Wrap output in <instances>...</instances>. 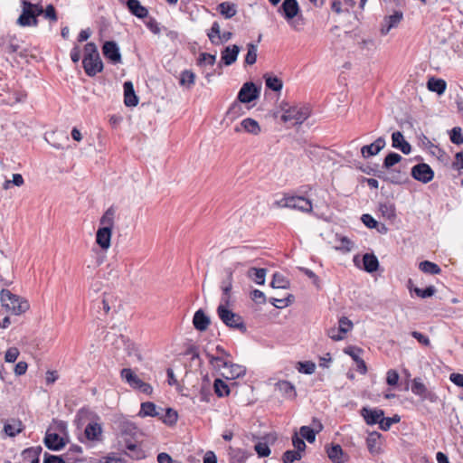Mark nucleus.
I'll return each mask as SVG.
<instances>
[{"instance_id": "obj_1", "label": "nucleus", "mask_w": 463, "mask_h": 463, "mask_svg": "<svg viewBox=\"0 0 463 463\" xmlns=\"http://www.w3.org/2000/svg\"><path fill=\"white\" fill-rule=\"evenodd\" d=\"M281 120L291 122L292 125H301L311 115V109L306 104L289 105L288 102H281Z\"/></svg>"}, {"instance_id": "obj_2", "label": "nucleus", "mask_w": 463, "mask_h": 463, "mask_svg": "<svg viewBox=\"0 0 463 463\" xmlns=\"http://www.w3.org/2000/svg\"><path fill=\"white\" fill-rule=\"evenodd\" d=\"M0 293L3 307L11 314L19 316L29 309L30 304L24 298L14 294L12 291H0Z\"/></svg>"}, {"instance_id": "obj_3", "label": "nucleus", "mask_w": 463, "mask_h": 463, "mask_svg": "<svg viewBox=\"0 0 463 463\" xmlns=\"http://www.w3.org/2000/svg\"><path fill=\"white\" fill-rule=\"evenodd\" d=\"M43 5L30 1H22V13L17 19V24L23 27L37 26L38 16L42 14Z\"/></svg>"}, {"instance_id": "obj_4", "label": "nucleus", "mask_w": 463, "mask_h": 463, "mask_svg": "<svg viewBox=\"0 0 463 463\" xmlns=\"http://www.w3.org/2000/svg\"><path fill=\"white\" fill-rule=\"evenodd\" d=\"M278 12L281 14L294 30L298 31L300 29L301 24L298 21L302 19V15H298L300 8L297 0H284Z\"/></svg>"}, {"instance_id": "obj_5", "label": "nucleus", "mask_w": 463, "mask_h": 463, "mask_svg": "<svg viewBox=\"0 0 463 463\" xmlns=\"http://www.w3.org/2000/svg\"><path fill=\"white\" fill-rule=\"evenodd\" d=\"M217 314L226 326L232 329L239 330L242 334L247 332V326L243 321L242 317L237 313H234L224 305H219L217 307Z\"/></svg>"}, {"instance_id": "obj_6", "label": "nucleus", "mask_w": 463, "mask_h": 463, "mask_svg": "<svg viewBox=\"0 0 463 463\" xmlns=\"http://www.w3.org/2000/svg\"><path fill=\"white\" fill-rule=\"evenodd\" d=\"M120 447L123 449L118 448V463H126V457L133 460H140L146 458V452L137 440L126 439V444L120 445Z\"/></svg>"}, {"instance_id": "obj_7", "label": "nucleus", "mask_w": 463, "mask_h": 463, "mask_svg": "<svg viewBox=\"0 0 463 463\" xmlns=\"http://www.w3.org/2000/svg\"><path fill=\"white\" fill-rule=\"evenodd\" d=\"M273 205L278 208H290L303 213L312 212L311 201L303 196L285 195L280 200L275 201Z\"/></svg>"}, {"instance_id": "obj_8", "label": "nucleus", "mask_w": 463, "mask_h": 463, "mask_svg": "<svg viewBox=\"0 0 463 463\" xmlns=\"http://www.w3.org/2000/svg\"><path fill=\"white\" fill-rule=\"evenodd\" d=\"M239 270L243 273L245 277L257 286H263L266 281L268 269L265 268L246 267L245 265L238 262L235 264L234 271Z\"/></svg>"}, {"instance_id": "obj_9", "label": "nucleus", "mask_w": 463, "mask_h": 463, "mask_svg": "<svg viewBox=\"0 0 463 463\" xmlns=\"http://www.w3.org/2000/svg\"><path fill=\"white\" fill-rule=\"evenodd\" d=\"M118 429L120 432L122 440L118 441V445L126 444V439L137 440L138 428L131 421L127 420L123 417H118Z\"/></svg>"}, {"instance_id": "obj_10", "label": "nucleus", "mask_w": 463, "mask_h": 463, "mask_svg": "<svg viewBox=\"0 0 463 463\" xmlns=\"http://www.w3.org/2000/svg\"><path fill=\"white\" fill-rule=\"evenodd\" d=\"M411 392L421 398L422 401H429L435 403L439 401L438 395L431 390H429L421 382L420 378H414L411 384Z\"/></svg>"}, {"instance_id": "obj_11", "label": "nucleus", "mask_w": 463, "mask_h": 463, "mask_svg": "<svg viewBox=\"0 0 463 463\" xmlns=\"http://www.w3.org/2000/svg\"><path fill=\"white\" fill-rule=\"evenodd\" d=\"M260 96V89L256 87V85L251 82H245L241 88L237 100L241 103H250L255 99H257Z\"/></svg>"}, {"instance_id": "obj_12", "label": "nucleus", "mask_w": 463, "mask_h": 463, "mask_svg": "<svg viewBox=\"0 0 463 463\" xmlns=\"http://www.w3.org/2000/svg\"><path fill=\"white\" fill-rule=\"evenodd\" d=\"M411 176L423 184L430 182L434 177V172L426 163H420L411 168Z\"/></svg>"}, {"instance_id": "obj_13", "label": "nucleus", "mask_w": 463, "mask_h": 463, "mask_svg": "<svg viewBox=\"0 0 463 463\" xmlns=\"http://www.w3.org/2000/svg\"><path fill=\"white\" fill-rule=\"evenodd\" d=\"M119 338L127 356L132 361L140 362L142 360V356L135 342L124 335H120Z\"/></svg>"}, {"instance_id": "obj_14", "label": "nucleus", "mask_w": 463, "mask_h": 463, "mask_svg": "<svg viewBox=\"0 0 463 463\" xmlns=\"http://www.w3.org/2000/svg\"><path fill=\"white\" fill-rule=\"evenodd\" d=\"M360 414L367 425L373 426L375 424L380 425V421L384 415V411L383 410L378 408L372 409L369 407H363L360 410Z\"/></svg>"}, {"instance_id": "obj_15", "label": "nucleus", "mask_w": 463, "mask_h": 463, "mask_svg": "<svg viewBox=\"0 0 463 463\" xmlns=\"http://www.w3.org/2000/svg\"><path fill=\"white\" fill-rule=\"evenodd\" d=\"M402 17L403 14L401 11H395L392 14L385 16L381 25V34L386 35L392 28L397 27Z\"/></svg>"}, {"instance_id": "obj_16", "label": "nucleus", "mask_w": 463, "mask_h": 463, "mask_svg": "<svg viewBox=\"0 0 463 463\" xmlns=\"http://www.w3.org/2000/svg\"><path fill=\"white\" fill-rule=\"evenodd\" d=\"M385 145V138L383 137H379L373 143L362 146V156L364 158H368L370 156H376L384 148Z\"/></svg>"}, {"instance_id": "obj_17", "label": "nucleus", "mask_w": 463, "mask_h": 463, "mask_svg": "<svg viewBox=\"0 0 463 463\" xmlns=\"http://www.w3.org/2000/svg\"><path fill=\"white\" fill-rule=\"evenodd\" d=\"M44 445L51 450L59 451L66 445L63 438L55 432L47 430L44 439Z\"/></svg>"}, {"instance_id": "obj_18", "label": "nucleus", "mask_w": 463, "mask_h": 463, "mask_svg": "<svg viewBox=\"0 0 463 463\" xmlns=\"http://www.w3.org/2000/svg\"><path fill=\"white\" fill-rule=\"evenodd\" d=\"M241 129H243L245 132L254 135V136L259 135L261 131L260 126L258 123V121L251 118H244L241 122L240 126H236L234 128V131L237 133L241 132Z\"/></svg>"}, {"instance_id": "obj_19", "label": "nucleus", "mask_w": 463, "mask_h": 463, "mask_svg": "<svg viewBox=\"0 0 463 463\" xmlns=\"http://www.w3.org/2000/svg\"><path fill=\"white\" fill-rule=\"evenodd\" d=\"M111 230L109 226H101L96 234V242L102 250H108L110 246Z\"/></svg>"}, {"instance_id": "obj_20", "label": "nucleus", "mask_w": 463, "mask_h": 463, "mask_svg": "<svg viewBox=\"0 0 463 463\" xmlns=\"http://www.w3.org/2000/svg\"><path fill=\"white\" fill-rule=\"evenodd\" d=\"M392 146L393 148L401 150L404 155H408L411 151V146L407 142L400 131L392 134Z\"/></svg>"}, {"instance_id": "obj_21", "label": "nucleus", "mask_w": 463, "mask_h": 463, "mask_svg": "<svg viewBox=\"0 0 463 463\" xmlns=\"http://www.w3.org/2000/svg\"><path fill=\"white\" fill-rule=\"evenodd\" d=\"M84 71L88 76H95L98 72L101 71L103 64L100 57L91 58V60H82Z\"/></svg>"}, {"instance_id": "obj_22", "label": "nucleus", "mask_w": 463, "mask_h": 463, "mask_svg": "<svg viewBox=\"0 0 463 463\" xmlns=\"http://www.w3.org/2000/svg\"><path fill=\"white\" fill-rule=\"evenodd\" d=\"M210 317L203 312V309H198L193 317V324L196 330L203 332L210 325Z\"/></svg>"}, {"instance_id": "obj_23", "label": "nucleus", "mask_w": 463, "mask_h": 463, "mask_svg": "<svg viewBox=\"0 0 463 463\" xmlns=\"http://www.w3.org/2000/svg\"><path fill=\"white\" fill-rule=\"evenodd\" d=\"M239 52L240 47L236 44L225 47L222 52V61L226 66L232 65L236 61Z\"/></svg>"}, {"instance_id": "obj_24", "label": "nucleus", "mask_w": 463, "mask_h": 463, "mask_svg": "<svg viewBox=\"0 0 463 463\" xmlns=\"http://www.w3.org/2000/svg\"><path fill=\"white\" fill-rule=\"evenodd\" d=\"M124 103L127 107H135L138 103V97L136 95L133 83L126 81L124 83Z\"/></svg>"}, {"instance_id": "obj_25", "label": "nucleus", "mask_w": 463, "mask_h": 463, "mask_svg": "<svg viewBox=\"0 0 463 463\" xmlns=\"http://www.w3.org/2000/svg\"><path fill=\"white\" fill-rule=\"evenodd\" d=\"M24 426L20 420L11 419L4 425V431L9 437H15L23 431Z\"/></svg>"}, {"instance_id": "obj_26", "label": "nucleus", "mask_w": 463, "mask_h": 463, "mask_svg": "<svg viewBox=\"0 0 463 463\" xmlns=\"http://www.w3.org/2000/svg\"><path fill=\"white\" fill-rule=\"evenodd\" d=\"M326 451L328 458L333 463H344L342 458L344 450L339 444L331 443L329 446L326 447Z\"/></svg>"}, {"instance_id": "obj_27", "label": "nucleus", "mask_w": 463, "mask_h": 463, "mask_svg": "<svg viewBox=\"0 0 463 463\" xmlns=\"http://www.w3.org/2000/svg\"><path fill=\"white\" fill-rule=\"evenodd\" d=\"M159 410L162 411V408H157V406L152 402H145L141 403L140 411L138 412V416L145 417H160Z\"/></svg>"}, {"instance_id": "obj_28", "label": "nucleus", "mask_w": 463, "mask_h": 463, "mask_svg": "<svg viewBox=\"0 0 463 463\" xmlns=\"http://www.w3.org/2000/svg\"><path fill=\"white\" fill-rule=\"evenodd\" d=\"M126 4L129 12L137 18H146L147 16V9L138 0H128Z\"/></svg>"}, {"instance_id": "obj_29", "label": "nucleus", "mask_w": 463, "mask_h": 463, "mask_svg": "<svg viewBox=\"0 0 463 463\" xmlns=\"http://www.w3.org/2000/svg\"><path fill=\"white\" fill-rule=\"evenodd\" d=\"M120 377L125 381L132 389H137L141 383V379L130 368H123L120 371Z\"/></svg>"}, {"instance_id": "obj_30", "label": "nucleus", "mask_w": 463, "mask_h": 463, "mask_svg": "<svg viewBox=\"0 0 463 463\" xmlns=\"http://www.w3.org/2000/svg\"><path fill=\"white\" fill-rule=\"evenodd\" d=\"M251 454L245 449L238 448H229V456L231 463H245Z\"/></svg>"}, {"instance_id": "obj_31", "label": "nucleus", "mask_w": 463, "mask_h": 463, "mask_svg": "<svg viewBox=\"0 0 463 463\" xmlns=\"http://www.w3.org/2000/svg\"><path fill=\"white\" fill-rule=\"evenodd\" d=\"M381 433L377 431H372L368 434L366 438V446L369 452L373 455L379 454L381 452V448L378 445V441L381 438Z\"/></svg>"}, {"instance_id": "obj_32", "label": "nucleus", "mask_w": 463, "mask_h": 463, "mask_svg": "<svg viewBox=\"0 0 463 463\" xmlns=\"http://www.w3.org/2000/svg\"><path fill=\"white\" fill-rule=\"evenodd\" d=\"M270 287L273 289H287L289 287V280L284 274L274 272L272 274Z\"/></svg>"}, {"instance_id": "obj_33", "label": "nucleus", "mask_w": 463, "mask_h": 463, "mask_svg": "<svg viewBox=\"0 0 463 463\" xmlns=\"http://www.w3.org/2000/svg\"><path fill=\"white\" fill-rule=\"evenodd\" d=\"M363 265L365 271L372 273L378 269L379 261L374 254L365 253L363 256Z\"/></svg>"}, {"instance_id": "obj_34", "label": "nucleus", "mask_w": 463, "mask_h": 463, "mask_svg": "<svg viewBox=\"0 0 463 463\" xmlns=\"http://www.w3.org/2000/svg\"><path fill=\"white\" fill-rule=\"evenodd\" d=\"M217 11L226 19L233 17L236 13V5L230 2H222L217 5Z\"/></svg>"}, {"instance_id": "obj_35", "label": "nucleus", "mask_w": 463, "mask_h": 463, "mask_svg": "<svg viewBox=\"0 0 463 463\" xmlns=\"http://www.w3.org/2000/svg\"><path fill=\"white\" fill-rule=\"evenodd\" d=\"M427 87L430 91L436 92L437 94H442L445 92L447 83L442 79L430 78L427 82Z\"/></svg>"}, {"instance_id": "obj_36", "label": "nucleus", "mask_w": 463, "mask_h": 463, "mask_svg": "<svg viewBox=\"0 0 463 463\" xmlns=\"http://www.w3.org/2000/svg\"><path fill=\"white\" fill-rule=\"evenodd\" d=\"M276 386L288 398H295L297 395L295 386L288 381H279Z\"/></svg>"}, {"instance_id": "obj_37", "label": "nucleus", "mask_w": 463, "mask_h": 463, "mask_svg": "<svg viewBox=\"0 0 463 463\" xmlns=\"http://www.w3.org/2000/svg\"><path fill=\"white\" fill-rule=\"evenodd\" d=\"M84 433L89 440H97L101 435V427L98 423L90 422L86 426Z\"/></svg>"}, {"instance_id": "obj_38", "label": "nucleus", "mask_w": 463, "mask_h": 463, "mask_svg": "<svg viewBox=\"0 0 463 463\" xmlns=\"http://www.w3.org/2000/svg\"><path fill=\"white\" fill-rule=\"evenodd\" d=\"M213 389L215 394L220 398L228 396L231 392L229 385L220 378L214 380Z\"/></svg>"}, {"instance_id": "obj_39", "label": "nucleus", "mask_w": 463, "mask_h": 463, "mask_svg": "<svg viewBox=\"0 0 463 463\" xmlns=\"http://www.w3.org/2000/svg\"><path fill=\"white\" fill-rule=\"evenodd\" d=\"M162 421L167 426H174L178 420V413L173 408H166L164 416L159 417Z\"/></svg>"}, {"instance_id": "obj_40", "label": "nucleus", "mask_w": 463, "mask_h": 463, "mask_svg": "<svg viewBox=\"0 0 463 463\" xmlns=\"http://www.w3.org/2000/svg\"><path fill=\"white\" fill-rule=\"evenodd\" d=\"M103 54L113 63H116V42H106L102 47Z\"/></svg>"}, {"instance_id": "obj_41", "label": "nucleus", "mask_w": 463, "mask_h": 463, "mask_svg": "<svg viewBox=\"0 0 463 463\" xmlns=\"http://www.w3.org/2000/svg\"><path fill=\"white\" fill-rule=\"evenodd\" d=\"M194 80L195 74L192 71L184 70L182 71L180 76V84L182 86H185L186 88L191 89L194 84Z\"/></svg>"}, {"instance_id": "obj_42", "label": "nucleus", "mask_w": 463, "mask_h": 463, "mask_svg": "<svg viewBox=\"0 0 463 463\" xmlns=\"http://www.w3.org/2000/svg\"><path fill=\"white\" fill-rule=\"evenodd\" d=\"M402 159V156L398 153L390 152L383 159V167L385 169H391L393 165L400 163Z\"/></svg>"}, {"instance_id": "obj_43", "label": "nucleus", "mask_w": 463, "mask_h": 463, "mask_svg": "<svg viewBox=\"0 0 463 463\" xmlns=\"http://www.w3.org/2000/svg\"><path fill=\"white\" fill-rule=\"evenodd\" d=\"M420 269L427 274H439L440 272V268L434 262L424 260L421 261L419 265Z\"/></svg>"}, {"instance_id": "obj_44", "label": "nucleus", "mask_w": 463, "mask_h": 463, "mask_svg": "<svg viewBox=\"0 0 463 463\" xmlns=\"http://www.w3.org/2000/svg\"><path fill=\"white\" fill-rule=\"evenodd\" d=\"M244 113L241 102L234 101L227 111V117L233 120Z\"/></svg>"}, {"instance_id": "obj_45", "label": "nucleus", "mask_w": 463, "mask_h": 463, "mask_svg": "<svg viewBox=\"0 0 463 463\" xmlns=\"http://www.w3.org/2000/svg\"><path fill=\"white\" fill-rule=\"evenodd\" d=\"M266 87L273 91H279L283 87L282 80L276 76H264Z\"/></svg>"}, {"instance_id": "obj_46", "label": "nucleus", "mask_w": 463, "mask_h": 463, "mask_svg": "<svg viewBox=\"0 0 463 463\" xmlns=\"http://www.w3.org/2000/svg\"><path fill=\"white\" fill-rule=\"evenodd\" d=\"M379 210L382 213L383 216L387 218L388 220H392L396 216L395 207L391 203H380Z\"/></svg>"}, {"instance_id": "obj_47", "label": "nucleus", "mask_w": 463, "mask_h": 463, "mask_svg": "<svg viewBox=\"0 0 463 463\" xmlns=\"http://www.w3.org/2000/svg\"><path fill=\"white\" fill-rule=\"evenodd\" d=\"M207 36L213 44L219 43L220 38H221V30H220V24L218 22H213L210 32L207 33Z\"/></svg>"}, {"instance_id": "obj_48", "label": "nucleus", "mask_w": 463, "mask_h": 463, "mask_svg": "<svg viewBox=\"0 0 463 463\" xmlns=\"http://www.w3.org/2000/svg\"><path fill=\"white\" fill-rule=\"evenodd\" d=\"M400 420L401 417L398 414H395L392 417H384L383 415L380 421V429L383 431H387L391 429L392 424L398 423Z\"/></svg>"}, {"instance_id": "obj_49", "label": "nucleus", "mask_w": 463, "mask_h": 463, "mask_svg": "<svg viewBox=\"0 0 463 463\" xmlns=\"http://www.w3.org/2000/svg\"><path fill=\"white\" fill-rule=\"evenodd\" d=\"M20 45L18 44L14 38H10L8 43L5 44V52L13 54L19 52V55L21 57H26V54L24 52H20Z\"/></svg>"}, {"instance_id": "obj_50", "label": "nucleus", "mask_w": 463, "mask_h": 463, "mask_svg": "<svg viewBox=\"0 0 463 463\" xmlns=\"http://www.w3.org/2000/svg\"><path fill=\"white\" fill-rule=\"evenodd\" d=\"M299 434L301 438L306 439L308 443H313L316 440L317 431L309 426H302L299 430Z\"/></svg>"}, {"instance_id": "obj_51", "label": "nucleus", "mask_w": 463, "mask_h": 463, "mask_svg": "<svg viewBox=\"0 0 463 463\" xmlns=\"http://www.w3.org/2000/svg\"><path fill=\"white\" fill-rule=\"evenodd\" d=\"M227 368L230 369L229 373H230L231 379H236V378L241 377L246 373L245 367L236 364H232L231 362L229 363Z\"/></svg>"}, {"instance_id": "obj_52", "label": "nucleus", "mask_w": 463, "mask_h": 463, "mask_svg": "<svg viewBox=\"0 0 463 463\" xmlns=\"http://www.w3.org/2000/svg\"><path fill=\"white\" fill-rule=\"evenodd\" d=\"M247 54L245 56V62L249 65H252L257 61V45L250 43L247 44Z\"/></svg>"}, {"instance_id": "obj_53", "label": "nucleus", "mask_w": 463, "mask_h": 463, "mask_svg": "<svg viewBox=\"0 0 463 463\" xmlns=\"http://www.w3.org/2000/svg\"><path fill=\"white\" fill-rule=\"evenodd\" d=\"M98 57H99V53L96 44L93 43H88L84 46L83 59L89 61V60H91V58H98Z\"/></svg>"}, {"instance_id": "obj_54", "label": "nucleus", "mask_w": 463, "mask_h": 463, "mask_svg": "<svg viewBox=\"0 0 463 463\" xmlns=\"http://www.w3.org/2000/svg\"><path fill=\"white\" fill-rule=\"evenodd\" d=\"M294 296L292 294H288L287 297L285 298H272L270 300H271V304L277 307V308H284L286 307H288L289 304H291L293 301H294Z\"/></svg>"}, {"instance_id": "obj_55", "label": "nucleus", "mask_w": 463, "mask_h": 463, "mask_svg": "<svg viewBox=\"0 0 463 463\" xmlns=\"http://www.w3.org/2000/svg\"><path fill=\"white\" fill-rule=\"evenodd\" d=\"M115 218V211L113 207H109L104 215L100 219V225L103 226H109L110 230H112L113 222Z\"/></svg>"}, {"instance_id": "obj_56", "label": "nucleus", "mask_w": 463, "mask_h": 463, "mask_svg": "<svg viewBox=\"0 0 463 463\" xmlns=\"http://www.w3.org/2000/svg\"><path fill=\"white\" fill-rule=\"evenodd\" d=\"M297 369L301 373L312 374L315 372L316 364L312 361L298 362Z\"/></svg>"}, {"instance_id": "obj_57", "label": "nucleus", "mask_w": 463, "mask_h": 463, "mask_svg": "<svg viewBox=\"0 0 463 463\" xmlns=\"http://www.w3.org/2000/svg\"><path fill=\"white\" fill-rule=\"evenodd\" d=\"M41 452H42L41 446L31 447L28 449H25L22 452V456H23L24 459L31 458L33 460V458H40Z\"/></svg>"}, {"instance_id": "obj_58", "label": "nucleus", "mask_w": 463, "mask_h": 463, "mask_svg": "<svg viewBox=\"0 0 463 463\" xmlns=\"http://www.w3.org/2000/svg\"><path fill=\"white\" fill-rule=\"evenodd\" d=\"M302 458L301 453L296 450H286L282 455V462L283 463H293L297 460H300Z\"/></svg>"}, {"instance_id": "obj_59", "label": "nucleus", "mask_w": 463, "mask_h": 463, "mask_svg": "<svg viewBox=\"0 0 463 463\" xmlns=\"http://www.w3.org/2000/svg\"><path fill=\"white\" fill-rule=\"evenodd\" d=\"M50 23L53 24L58 21L56 10L52 5H48L45 9L43 8L42 14Z\"/></svg>"}, {"instance_id": "obj_60", "label": "nucleus", "mask_w": 463, "mask_h": 463, "mask_svg": "<svg viewBox=\"0 0 463 463\" xmlns=\"http://www.w3.org/2000/svg\"><path fill=\"white\" fill-rule=\"evenodd\" d=\"M353 328V322L348 319L346 317H341L338 320V327L337 330L340 333H343L345 335L346 333L351 331Z\"/></svg>"}, {"instance_id": "obj_61", "label": "nucleus", "mask_w": 463, "mask_h": 463, "mask_svg": "<svg viewBox=\"0 0 463 463\" xmlns=\"http://www.w3.org/2000/svg\"><path fill=\"white\" fill-rule=\"evenodd\" d=\"M254 449L258 454L259 458L269 457L271 453V450L267 442H258L257 444H255Z\"/></svg>"}, {"instance_id": "obj_62", "label": "nucleus", "mask_w": 463, "mask_h": 463, "mask_svg": "<svg viewBox=\"0 0 463 463\" xmlns=\"http://www.w3.org/2000/svg\"><path fill=\"white\" fill-rule=\"evenodd\" d=\"M215 61H216L215 55L206 53V52H202V53H200L199 58H198V64L199 65L208 64V65L213 66L215 63Z\"/></svg>"}, {"instance_id": "obj_63", "label": "nucleus", "mask_w": 463, "mask_h": 463, "mask_svg": "<svg viewBox=\"0 0 463 463\" xmlns=\"http://www.w3.org/2000/svg\"><path fill=\"white\" fill-rule=\"evenodd\" d=\"M449 137L453 144H463V135L459 127H455L451 129Z\"/></svg>"}, {"instance_id": "obj_64", "label": "nucleus", "mask_w": 463, "mask_h": 463, "mask_svg": "<svg viewBox=\"0 0 463 463\" xmlns=\"http://www.w3.org/2000/svg\"><path fill=\"white\" fill-rule=\"evenodd\" d=\"M292 444L296 449L295 450L299 453L304 452L307 448L304 439L301 437H299L297 432H295L294 435L292 436Z\"/></svg>"}]
</instances>
